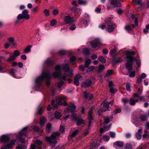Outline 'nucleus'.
I'll use <instances>...</instances> for the list:
<instances>
[{
	"mask_svg": "<svg viewBox=\"0 0 149 149\" xmlns=\"http://www.w3.org/2000/svg\"><path fill=\"white\" fill-rule=\"evenodd\" d=\"M54 64V61L50 57L47 58L43 62V66L42 73L35 79L34 88H41L44 80L47 86L49 87L52 77L55 78L59 77L61 79L65 80H66L67 77H71L73 75V70L70 69L68 63L56 65L54 68L55 71L50 74L49 72L45 70L44 66H51Z\"/></svg>",
	"mask_w": 149,
	"mask_h": 149,
	"instance_id": "nucleus-1",
	"label": "nucleus"
},
{
	"mask_svg": "<svg viewBox=\"0 0 149 149\" xmlns=\"http://www.w3.org/2000/svg\"><path fill=\"white\" fill-rule=\"evenodd\" d=\"M28 128V126H26L23 128L17 133L15 139H12L7 145L3 146L0 149L12 148L13 146L15 144L17 141H20L22 143H24L25 141V137L27 136V131Z\"/></svg>",
	"mask_w": 149,
	"mask_h": 149,
	"instance_id": "nucleus-2",
	"label": "nucleus"
},
{
	"mask_svg": "<svg viewBox=\"0 0 149 149\" xmlns=\"http://www.w3.org/2000/svg\"><path fill=\"white\" fill-rule=\"evenodd\" d=\"M135 53L134 51L130 52L127 51L125 53L126 58L127 59V62L125 64V68L130 72L132 70V63L133 61H136V64L138 67L141 66V61L139 60H137L134 57V55Z\"/></svg>",
	"mask_w": 149,
	"mask_h": 149,
	"instance_id": "nucleus-3",
	"label": "nucleus"
},
{
	"mask_svg": "<svg viewBox=\"0 0 149 149\" xmlns=\"http://www.w3.org/2000/svg\"><path fill=\"white\" fill-rule=\"evenodd\" d=\"M60 135V134L59 132H55L52 134L51 137H46V140L49 142L50 145L52 148L54 147V145L57 142L56 139Z\"/></svg>",
	"mask_w": 149,
	"mask_h": 149,
	"instance_id": "nucleus-4",
	"label": "nucleus"
},
{
	"mask_svg": "<svg viewBox=\"0 0 149 149\" xmlns=\"http://www.w3.org/2000/svg\"><path fill=\"white\" fill-rule=\"evenodd\" d=\"M106 31L109 33L113 32L116 27L115 24L113 23L109 18L106 19Z\"/></svg>",
	"mask_w": 149,
	"mask_h": 149,
	"instance_id": "nucleus-5",
	"label": "nucleus"
},
{
	"mask_svg": "<svg viewBox=\"0 0 149 149\" xmlns=\"http://www.w3.org/2000/svg\"><path fill=\"white\" fill-rule=\"evenodd\" d=\"M76 107V106L74 104H71L68 107L67 110L68 112H71L72 113V117L75 121H77L79 117L76 114L73 113L75 111Z\"/></svg>",
	"mask_w": 149,
	"mask_h": 149,
	"instance_id": "nucleus-6",
	"label": "nucleus"
},
{
	"mask_svg": "<svg viewBox=\"0 0 149 149\" xmlns=\"http://www.w3.org/2000/svg\"><path fill=\"white\" fill-rule=\"evenodd\" d=\"M121 5L118 0H111L109 1L107 4V8L108 9H111L116 7H120Z\"/></svg>",
	"mask_w": 149,
	"mask_h": 149,
	"instance_id": "nucleus-7",
	"label": "nucleus"
},
{
	"mask_svg": "<svg viewBox=\"0 0 149 149\" xmlns=\"http://www.w3.org/2000/svg\"><path fill=\"white\" fill-rule=\"evenodd\" d=\"M148 117L147 115L143 114L140 115L139 116V120L137 119H135L133 120V123L136 127L139 126L141 124V122H143L147 120Z\"/></svg>",
	"mask_w": 149,
	"mask_h": 149,
	"instance_id": "nucleus-8",
	"label": "nucleus"
},
{
	"mask_svg": "<svg viewBox=\"0 0 149 149\" xmlns=\"http://www.w3.org/2000/svg\"><path fill=\"white\" fill-rule=\"evenodd\" d=\"M109 122V119L108 118H106L104 119V123L102 124H101V126L103 127L104 129L103 128H101L100 130V132L101 133H103L105 130H108L111 126V124H109L107 125L108 124Z\"/></svg>",
	"mask_w": 149,
	"mask_h": 149,
	"instance_id": "nucleus-9",
	"label": "nucleus"
},
{
	"mask_svg": "<svg viewBox=\"0 0 149 149\" xmlns=\"http://www.w3.org/2000/svg\"><path fill=\"white\" fill-rule=\"evenodd\" d=\"M20 54V52L17 50L14 51L13 54L10 55L9 57L6 60L8 62H12Z\"/></svg>",
	"mask_w": 149,
	"mask_h": 149,
	"instance_id": "nucleus-10",
	"label": "nucleus"
},
{
	"mask_svg": "<svg viewBox=\"0 0 149 149\" xmlns=\"http://www.w3.org/2000/svg\"><path fill=\"white\" fill-rule=\"evenodd\" d=\"M67 98L65 96L63 97L59 96L56 97V101L57 103L60 105H64L66 106L67 104L66 103L65 100L67 99Z\"/></svg>",
	"mask_w": 149,
	"mask_h": 149,
	"instance_id": "nucleus-11",
	"label": "nucleus"
},
{
	"mask_svg": "<svg viewBox=\"0 0 149 149\" xmlns=\"http://www.w3.org/2000/svg\"><path fill=\"white\" fill-rule=\"evenodd\" d=\"M9 72L10 75L13 77L17 79L20 78V74L17 70L11 68L9 70Z\"/></svg>",
	"mask_w": 149,
	"mask_h": 149,
	"instance_id": "nucleus-12",
	"label": "nucleus"
},
{
	"mask_svg": "<svg viewBox=\"0 0 149 149\" xmlns=\"http://www.w3.org/2000/svg\"><path fill=\"white\" fill-rule=\"evenodd\" d=\"M64 20L66 24H68L75 22L77 21V19L73 17L65 16L64 18Z\"/></svg>",
	"mask_w": 149,
	"mask_h": 149,
	"instance_id": "nucleus-13",
	"label": "nucleus"
},
{
	"mask_svg": "<svg viewBox=\"0 0 149 149\" xmlns=\"http://www.w3.org/2000/svg\"><path fill=\"white\" fill-rule=\"evenodd\" d=\"M91 44L92 47L94 48L97 47H98L99 48L101 45L100 40L98 38H95L93 40Z\"/></svg>",
	"mask_w": 149,
	"mask_h": 149,
	"instance_id": "nucleus-14",
	"label": "nucleus"
},
{
	"mask_svg": "<svg viewBox=\"0 0 149 149\" xmlns=\"http://www.w3.org/2000/svg\"><path fill=\"white\" fill-rule=\"evenodd\" d=\"M10 135L9 134H6L2 135L1 136L0 141L2 143H7L10 140Z\"/></svg>",
	"mask_w": 149,
	"mask_h": 149,
	"instance_id": "nucleus-15",
	"label": "nucleus"
},
{
	"mask_svg": "<svg viewBox=\"0 0 149 149\" xmlns=\"http://www.w3.org/2000/svg\"><path fill=\"white\" fill-rule=\"evenodd\" d=\"M113 104V101H112L110 102H104L103 103V106L104 107H106L107 109L106 110H105L104 111H103L102 109H100L98 111L97 113L98 115H100L101 113L103 111H109V104H111V105H112Z\"/></svg>",
	"mask_w": 149,
	"mask_h": 149,
	"instance_id": "nucleus-16",
	"label": "nucleus"
},
{
	"mask_svg": "<svg viewBox=\"0 0 149 149\" xmlns=\"http://www.w3.org/2000/svg\"><path fill=\"white\" fill-rule=\"evenodd\" d=\"M42 144V142L38 139H37L36 141V144L31 145L30 149H36L37 148H40Z\"/></svg>",
	"mask_w": 149,
	"mask_h": 149,
	"instance_id": "nucleus-17",
	"label": "nucleus"
},
{
	"mask_svg": "<svg viewBox=\"0 0 149 149\" xmlns=\"http://www.w3.org/2000/svg\"><path fill=\"white\" fill-rule=\"evenodd\" d=\"M94 107H92L91 108L89 111L88 112V119L89 120V126H90L91 124V121L93 119V118L92 116V115L93 114V111L94 109Z\"/></svg>",
	"mask_w": 149,
	"mask_h": 149,
	"instance_id": "nucleus-18",
	"label": "nucleus"
},
{
	"mask_svg": "<svg viewBox=\"0 0 149 149\" xmlns=\"http://www.w3.org/2000/svg\"><path fill=\"white\" fill-rule=\"evenodd\" d=\"M82 79V76L79 74L77 75L74 78V84L77 86L79 85V80Z\"/></svg>",
	"mask_w": 149,
	"mask_h": 149,
	"instance_id": "nucleus-19",
	"label": "nucleus"
},
{
	"mask_svg": "<svg viewBox=\"0 0 149 149\" xmlns=\"http://www.w3.org/2000/svg\"><path fill=\"white\" fill-rule=\"evenodd\" d=\"M88 19H84L81 21L79 25L81 27H86L88 25Z\"/></svg>",
	"mask_w": 149,
	"mask_h": 149,
	"instance_id": "nucleus-20",
	"label": "nucleus"
},
{
	"mask_svg": "<svg viewBox=\"0 0 149 149\" xmlns=\"http://www.w3.org/2000/svg\"><path fill=\"white\" fill-rule=\"evenodd\" d=\"M28 11L27 10L25 9L22 12V15L24 17V19L27 20L29 19L30 18L29 15L28 14Z\"/></svg>",
	"mask_w": 149,
	"mask_h": 149,
	"instance_id": "nucleus-21",
	"label": "nucleus"
},
{
	"mask_svg": "<svg viewBox=\"0 0 149 149\" xmlns=\"http://www.w3.org/2000/svg\"><path fill=\"white\" fill-rule=\"evenodd\" d=\"M92 83V81L90 80L85 81L82 83V87L86 88L90 86H91Z\"/></svg>",
	"mask_w": 149,
	"mask_h": 149,
	"instance_id": "nucleus-22",
	"label": "nucleus"
},
{
	"mask_svg": "<svg viewBox=\"0 0 149 149\" xmlns=\"http://www.w3.org/2000/svg\"><path fill=\"white\" fill-rule=\"evenodd\" d=\"M123 60V58L122 57L115 58L113 59L112 63L113 64H116L120 62Z\"/></svg>",
	"mask_w": 149,
	"mask_h": 149,
	"instance_id": "nucleus-23",
	"label": "nucleus"
},
{
	"mask_svg": "<svg viewBox=\"0 0 149 149\" xmlns=\"http://www.w3.org/2000/svg\"><path fill=\"white\" fill-rule=\"evenodd\" d=\"M135 27L134 25L133 24L131 25H127L125 27V29L128 32L132 30V29Z\"/></svg>",
	"mask_w": 149,
	"mask_h": 149,
	"instance_id": "nucleus-24",
	"label": "nucleus"
},
{
	"mask_svg": "<svg viewBox=\"0 0 149 149\" xmlns=\"http://www.w3.org/2000/svg\"><path fill=\"white\" fill-rule=\"evenodd\" d=\"M138 101V99L134 98L133 97L129 100V103L131 105H134L136 104V103Z\"/></svg>",
	"mask_w": 149,
	"mask_h": 149,
	"instance_id": "nucleus-25",
	"label": "nucleus"
},
{
	"mask_svg": "<svg viewBox=\"0 0 149 149\" xmlns=\"http://www.w3.org/2000/svg\"><path fill=\"white\" fill-rule=\"evenodd\" d=\"M142 131V130L141 129H139L138 130V132L136 133V137L138 140L140 139L141 138Z\"/></svg>",
	"mask_w": 149,
	"mask_h": 149,
	"instance_id": "nucleus-26",
	"label": "nucleus"
},
{
	"mask_svg": "<svg viewBox=\"0 0 149 149\" xmlns=\"http://www.w3.org/2000/svg\"><path fill=\"white\" fill-rule=\"evenodd\" d=\"M32 47L31 45H29L26 46V48L24 49V52L25 53H28L31 52V49Z\"/></svg>",
	"mask_w": 149,
	"mask_h": 149,
	"instance_id": "nucleus-27",
	"label": "nucleus"
},
{
	"mask_svg": "<svg viewBox=\"0 0 149 149\" xmlns=\"http://www.w3.org/2000/svg\"><path fill=\"white\" fill-rule=\"evenodd\" d=\"M105 69V67L104 66L102 65H99L98 68L97 70V71L99 73L102 72V71Z\"/></svg>",
	"mask_w": 149,
	"mask_h": 149,
	"instance_id": "nucleus-28",
	"label": "nucleus"
},
{
	"mask_svg": "<svg viewBox=\"0 0 149 149\" xmlns=\"http://www.w3.org/2000/svg\"><path fill=\"white\" fill-rule=\"evenodd\" d=\"M91 62V60L88 58L86 59L85 61V67L86 68H88Z\"/></svg>",
	"mask_w": 149,
	"mask_h": 149,
	"instance_id": "nucleus-29",
	"label": "nucleus"
},
{
	"mask_svg": "<svg viewBox=\"0 0 149 149\" xmlns=\"http://www.w3.org/2000/svg\"><path fill=\"white\" fill-rule=\"evenodd\" d=\"M113 71L111 70H108L106 73L105 74L104 76L106 77H109L111 76L113 73Z\"/></svg>",
	"mask_w": 149,
	"mask_h": 149,
	"instance_id": "nucleus-30",
	"label": "nucleus"
},
{
	"mask_svg": "<svg viewBox=\"0 0 149 149\" xmlns=\"http://www.w3.org/2000/svg\"><path fill=\"white\" fill-rule=\"evenodd\" d=\"M33 130L34 132H38L43 130L41 128H39V127L37 126H34L33 128Z\"/></svg>",
	"mask_w": 149,
	"mask_h": 149,
	"instance_id": "nucleus-31",
	"label": "nucleus"
},
{
	"mask_svg": "<svg viewBox=\"0 0 149 149\" xmlns=\"http://www.w3.org/2000/svg\"><path fill=\"white\" fill-rule=\"evenodd\" d=\"M46 126V131L48 132H49L51 129V124L50 123H48L47 124Z\"/></svg>",
	"mask_w": 149,
	"mask_h": 149,
	"instance_id": "nucleus-32",
	"label": "nucleus"
},
{
	"mask_svg": "<svg viewBox=\"0 0 149 149\" xmlns=\"http://www.w3.org/2000/svg\"><path fill=\"white\" fill-rule=\"evenodd\" d=\"M76 122H77V125L81 124H85L86 123V121L85 120L79 118L78 119L77 121Z\"/></svg>",
	"mask_w": 149,
	"mask_h": 149,
	"instance_id": "nucleus-33",
	"label": "nucleus"
},
{
	"mask_svg": "<svg viewBox=\"0 0 149 149\" xmlns=\"http://www.w3.org/2000/svg\"><path fill=\"white\" fill-rule=\"evenodd\" d=\"M114 144H115L116 146L118 147H120L123 146V143L122 142L118 141L114 143Z\"/></svg>",
	"mask_w": 149,
	"mask_h": 149,
	"instance_id": "nucleus-34",
	"label": "nucleus"
},
{
	"mask_svg": "<svg viewBox=\"0 0 149 149\" xmlns=\"http://www.w3.org/2000/svg\"><path fill=\"white\" fill-rule=\"evenodd\" d=\"M105 21V23L104 24H101L99 25V27L102 29H106L107 25L106 24V19Z\"/></svg>",
	"mask_w": 149,
	"mask_h": 149,
	"instance_id": "nucleus-35",
	"label": "nucleus"
},
{
	"mask_svg": "<svg viewBox=\"0 0 149 149\" xmlns=\"http://www.w3.org/2000/svg\"><path fill=\"white\" fill-rule=\"evenodd\" d=\"M83 53L85 55H88L90 54V52L88 49L85 48L83 49Z\"/></svg>",
	"mask_w": 149,
	"mask_h": 149,
	"instance_id": "nucleus-36",
	"label": "nucleus"
},
{
	"mask_svg": "<svg viewBox=\"0 0 149 149\" xmlns=\"http://www.w3.org/2000/svg\"><path fill=\"white\" fill-rule=\"evenodd\" d=\"M98 59L101 62L105 63L106 62V60L104 57L100 56L98 57Z\"/></svg>",
	"mask_w": 149,
	"mask_h": 149,
	"instance_id": "nucleus-37",
	"label": "nucleus"
},
{
	"mask_svg": "<svg viewBox=\"0 0 149 149\" xmlns=\"http://www.w3.org/2000/svg\"><path fill=\"white\" fill-rule=\"evenodd\" d=\"M45 122V119L44 117H41L40 119V125L41 126L44 125Z\"/></svg>",
	"mask_w": 149,
	"mask_h": 149,
	"instance_id": "nucleus-38",
	"label": "nucleus"
},
{
	"mask_svg": "<svg viewBox=\"0 0 149 149\" xmlns=\"http://www.w3.org/2000/svg\"><path fill=\"white\" fill-rule=\"evenodd\" d=\"M109 53L112 56H114L117 54V52L115 49H113L111 50Z\"/></svg>",
	"mask_w": 149,
	"mask_h": 149,
	"instance_id": "nucleus-39",
	"label": "nucleus"
},
{
	"mask_svg": "<svg viewBox=\"0 0 149 149\" xmlns=\"http://www.w3.org/2000/svg\"><path fill=\"white\" fill-rule=\"evenodd\" d=\"M57 21L55 19H53L50 22V25L52 27L54 26L56 24Z\"/></svg>",
	"mask_w": 149,
	"mask_h": 149,
	"instance_id": "nucleus-40",
	"label": "nucleus"
},
{
	"mask_svg": "<svg viewBox=\"0 0 149 149\" xmlns=\"http://www.w3.org/2000/svg\"><path fill=\"white\" fill-rule=\"evenodd\" d=\"M133 148V146L131 143H128L125 145V149H132Z\"/></svg>",
	"mask_w": 149,
	"mask_h": 149,
	"instance_id": "nucleus-41",
	"label": "nucleus"
},
{
	"mask_svg": "<svg viewBox=\"0 0 149 149\" xmlns=\"http://www.w3.org/2000/svg\"><path fill=\"white\" fill-rule=\"evenodd\" d=\"M76 57L74 56H71L70 58V61L72 64L75 63V61H76Z\"/></svg>",
	"mask_w": 149,
	"mask_h": 149,
	"instance_id": "nucleus-42",
	"label": "nucleus"
},
{
	"mask_svg": "<svg viewBox=\"0 0 149 149\" xmlns=\"http://www.w3.org/2000/svg\"><path fill=\"white\" fill-rule=\"evenodd\" d=\"M72 11H74L75 12L78 13L79 15H80L81 13V10L80 9L77 8H74V9L72 8Z\"/></svg>",
	"mask_w": 149,
	"mask_h": 149,
	"instance_id": "nucleus-43",
	"label": "nucleus"
},
{
	"mask_svg": "<svg viewBox=\"0 0 149 149\" xmlns=\"http://www.w3.org/2000/svg\"><path fill=\"white\" fill-rule=\"evenodd\" d=\"M52 14L55 16L58 15L59 14V11L57 9H54L52 11Z\"/></svg>",
	"mask_w": 149,
	"mask_h": 149,
	"instance_id": "nucleus-44",
	"label": "nucleus"
},
{
	"mask_svg": "<svg viewBox=\"0 0 149 149\" xmlns=\"http://www.w3.org/2000/svg\"><path fill=\"white\" fill-rule=\"evenodd\" d=\"M6 71V69L4 67L0 64V72L4 73Z\"/></svg>",
	"mask_w": 149,
	"mask_h": 149,
	"instance_id": "nucleus-45",
	"label": "nucleus"
},
{
	"mask_svg": "<svg viewBox=\"0 0 149 149\" xmlns=\"http://www.w3.org/2000/svg\"><path fill=\"white\" fill-rule=\"evenodd\" d=\"M149 31V25H147L145 29L143 30V32L145 34H147Z\"/></svg>",
	"mask_w": 149,
	"mask_h": 149,
	"instance_id": "nucleus-46",
	"label": "nucleus"
},
{
	"mask_svg": "<svg viewBox=\"0 0 149 149\" xmlns=\"http://www.w3.org/2000/svg\"><path fill=\"white\" fill-rule=\"evenodd\" d=\"M78 3L80 5H85L86 4V2L84 0H78Z\"/></svg>",
	"mask_w": 149,
	"mask_h": 149,
	"instance_id": "nucleus-47",
	"label": "nucleus"
},
{
	"mask_svg": "<svg viewBox=\"0 0 149 149\" xmlns=\"http://www.w3.org/2000/svg\"><path fill=\"white\" fill-rule=\"evenodd\" d=\"M80 130V129H77L75 130L73 133L71 134V136L72 137H74L76 135L77 133Z\"/></svg>",
	"mask_w": 149,
	"mask_h": 149,
	"instance_id": "nucleus-48",
	"label": "nucleus"
},
{
	"mask_svg": "<svg viewBox=\"0 0 149 149\" xmlns=\"http://www.w3.org/2000/svg\"><path fill=\"white\" fill-rule=\"evenodd\" d=\"M54 115L55 118L58 119H59L61 117V115L60 113L57 111L55 112Z\"/></svg>",
	"mask_w": 149,
	"mask_h": 149,
	"instance_id": "nucleus-49",
	"label": "nucleus"
},
{
	"mask_svg": "<svg viewBox=\"0 0 149 149\" xmlns=\"http://www.w3.org/2000/svg\"><path fill=\"white\" fill-rule=\"evenodd\" d=\"M58 53L59 55H63L66 53V51L65 50H61L58 51Z\"/></svg>",
	"mask_w": 149,
	"mask_h": 149,
	"instance_id": "nucleus-50",
	"label": "nucleus"
},
{
	"mask_svg": "<svg viewBox=\"0 0 149 149\" xmlns=\"http://www.w3.org/2000/svg\"><path fill=\"white\" fill-rule=\"evenodd\" d=\"M76 26L74 24H72L70 26L69 29L71 31H74L76 29Z\"/></svg>",
	"mask_w": 149,
	"mask_h": 149,
	"instance_id": "nucleus-51",
	"label": "nucleus"
},
{
	"mask_svg": "<svg viewBox=\"0 0 149 149\" xmlns=\"http://www.w3.org/2000/svg\"><path fill=\"white\" fill-rule=\"evenodd\" d=\"M95 68L93 66H91L87 69L86 72L87 73H90L91 71L94 70Z\"/></svg>",
	"mask_w": 149,
	"mask_h": 149,
	"instance_id": "nucleus-52",
	"label": "nucleus"
},
{
	"mask_svg": "<svg viewBox=\"0 0 149 149\" xmlns=\"http://www.w3.org/2000/svg\"><path fill=\"white\" fill-rule=\"evenodd\" d=\"M131 85L129 83H127L126 84V88L127 91H130L131 89L130 88Z\"/></svg>",
	"mask_w": 149,
	"mask_h": 149,
	"instance_id": "nucleus-53",
	"label": "nucleus"
},
{
	"mask_svg": "<svg viewBox=\"0 0 149 149\" xmlns=\"http://www.w3.org/2000/svg\"><path fill=\"white\" fill-rule=\"evenodd\" d=\"M46 16H48L49 15V10L47 9H45L43 12Z\"/></svg>",
	"mask_w": 149,
	"mask_h": 149,
	"instance_id": "nucleus-54",
	"label": "nucleus"
},
{
	"mask_svg": "<svg viewBox=\"0 0 149 149\" xmlns=\"http://www.w3.org/2000/svg\"><path fill=\"white\" fill-rule=\"evenodd\" d=\"M7 40L9 42V43H11L14 42L15 40L14 38L13 37H10L7 39Z\"/></svg>",
	"mask_w": 149,
	"mask_h": 149,
	"instance_id": "nucleus-55",
	"label": "nucleus"
},
{
	"mask_svg": "<svg viewBox=\"0 0 149 149\" xmlns=\"http://www.w3.org/2000/svg\"><path fill=\"white\" fill-rule=\"evenodd\" d=\"M133 3L135 4H141V3L140 0H132Z\"/></svg>",
	"mask_w": 149,
	"mask_h": 149,
	"instance_id": "nucleus-56",
	"label": "nucleus"
},
{
	"mask_svg": "<svg viewBox=\"0 0 149 149\" xmlns=\"http://www.w3.org/2000/svg\"><path fill=\"white\" fill-rule=\"evenodd\" d=\"M55 100H52L51 101V104L53 106V107L54 108H57L58 107V105L57 104H56L54 105V104L55 102Z\"/></svg>",
	"mask_w": 149,
	"mask_h": 149,
	"instance_id": "nucleus-57",
	"label": "nucleus"
},
{
	"mask_svg": "<svg viewBox=\"0 0 149 149\" xmlns=\"http://www.w3.org/2000/svg\"><path fill=\"white\" fill-rule=\"evenodd\" d=\"M17 20H20L22 19H24V17L22 14H19L17 16Z\"/></svg>",
	"mask_w": 149,
	"mask_h": 149,
	"instance_id": "nucleus-58",
	"label": "nucleus"
},
{
	"mask_svg": "<svg viewBox=\"0 0 149 149\" xmlns=\"http://www.w3.org/2000/svg\"><path fill=\"white\" fill-rule=\"evenodd\" d=\"M148 132L146 131L143 135V138L147 139L148 138Z\"/></svg>",
	"mask_w": 149,
	"mask_h": 149,
	"instance_id": "nucleus-59",
	"label": "nucleus"
},
{
	"mask_svg": "<svg viewBox=\"0 0 149 149\" xmlns=\"http://www.w3.org/2000/svg\"><path fill=\"white\" fill-rule=\"evenodd\" d=\"M10 45V44L9 43L6 42L5 43L4 45V47L6 49H8Z\"/></svg>",
	"mask_w": 149,
	"mask_h": 149,
	"instance_id": "nucleus-60",
	"label": "nucleus"
},
{
	"mask_svg": "<svg viewBox=\"0 0 149 149\" xmlns=\"http://www.w3.org/2000/svg\"><path fill=\"white\" fill-rule=\"evenodd\" d=\"M39 109L38 110V113L40 115H41L44 111V108L42 107H39Z\"/></svg>",
	"mask_w": 149,
	"mask_h": 149,
	"instance_id": "nucleus-61",
	"label": "nucleus"
},
{
	"mask_svg": "<svg viewBox=\"0 0 149 149\" xmlns=\"http://www.w3.org/2000/svg\"><path fill=\"white\" fill-rule=\"evenodd\" d=\"M64 84L63 81H61L59 82L58 84V86L59 88H61L62 85Z\"/></svg>",
	"mask_w": 149,
	"mask_h": 149,
	"instance_id": "nucleus-62",
	"label": "nucleus"
},
{
	"mask_svg": "<svg viewBox=\"0 0 149 149\" xmlns=\"http://www.w3.org/2000/svg\"><path fill=\"white\" fill-rule=\"evenodd\" d=\"M139 99L141 101L144 102L146 101V98L144 96H141L139 97Z\"/></svg>",
	"mask_w": 149,
	"mask_h": 149,
	"instance_id": "nucleus-63",
	"label": "nucleus"
},
{
	"mask_svg": "<svg viewBox=\"0 0 149 149\" xmlns=\"http://www.w3.org/2000/svg\"><path fill=\"white\" fill-rule=\"evenodd\" d=\"M142 79H143L142 78H141L140 77H139L137 79L136 83L138 84L140 83L141 82Z\"/></svg>",
	"mask_w": 149,
	"mask_h": 149,
	"instance_id": "nucleus-64",
	"label": "nucleus"
}]
</instances>
